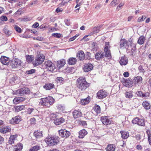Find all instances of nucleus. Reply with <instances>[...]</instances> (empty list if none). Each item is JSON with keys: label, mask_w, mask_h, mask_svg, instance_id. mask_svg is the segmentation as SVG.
I'll return each mask as SVG.
<instances>
[{"label": "nucleus", "mask_w": 151, "mask_h": 151, "mask_svg": "<svg viewBox=\"0 0 151 151\" xmlns=\"http://www.w3.org/2000/svg\"><path fill=\"white\" fill-rule=\"evenodd\" d=\"M76 83L77 87L81 91H85L88 87V83L86 81L85 78L83 77L78 78Z\"/></svg>", "instance_id": "1"}, {"label": "nucleus", "mask_w": 151, "mask_h": 151, "mask_svg": "<svg viewBox=\"0 0 151 151\" xmlns=\"http://www.w3.org/2000/svg\"><path fill=\"white\" fill-rule=\"evenodd\" d=\"M49 146H54L57 145L59 141V137L56 136H48L45 140Z\"/></svg>", "instance_id": "2"}, {"label": "nucleus", "mask_w": 151, "mask_h": 151, "mask_svg": "<svg viewBox=\"0 0 151 151\" xmlns=\"http://www.w3.org/2000/svg\"><path fill=\"white\" fill-rule=\"evenodd\" d=\"M55 99L52 97L49 96L41 98L40 104L41 105L49 107L54 103Z\"/></svg>", "instance_id": "3"}, {"label": "nucleus", "mask_w": 151, "mask_h": 151, "mask_svg": "<svg viewBox=\"0 0 151 151\" xmlns=\"http://www.w3.org/2000/svg\"><path fill=\"white\" fill-rule=\"evenodd\" d=\"M43 68L47 71L52 72L55 69L54 65L50 60L45 61L43 65Z\"/></svg>", "instance_id": "4"}, {"label": "nucleus", "mask_w": 151, "mask_h": 151, "mask_svg": "<svg viewBox=\"0 0 151 151\" xmlns=\"http://www.w3.org/2000/svg\"><path fill=\"white\" fill-rule=\"evenodd\" d=\"M45 58V57L43 55L41 54L38 55L33 63V64L37 66L42 64Z\"/></svg>", "instance_id": "5"}, {"label": "nucleus", "mask_w": 151, "mask_h": 151, "mask_svg": "<svg viewBox=\"0 0 151 151\" xmlns=\"http://www.w3.org/2000/svg\"><path fill=\"white\" fill-rule=\"evenodd\" d=\"M29 92L30 90L28 88H23L17 90L15 91H14V94L23 96L24 94L29 93Z\"/></svg>", "instance_id": "6"}, {"label": "nucleus", "mask_w": 151, "mask_h": 151, "mask_svg": "<svg viewBox=\"0 0 151 151\" xmlns=\"http://www.w3.org/2000/svg\"><path fill=\"white\" fill-rule=\"evenodd\" d=\"M127 44L128 47H127L126 49L129 51L131 50L132 53V55H134V53L135 52L136 49V45L132 43V42L130 41H128Z\"/></svg>", "instance_id": "7"}, {"label": "nucleus", "mask_w": 151, "mask_h": 151, "mask_svg": "<svg viewBox=\"0 0 151 151\" xmlns=\"http://www.w3.org/2000/svg\"><path fill=\"white\" fill-rule=\"evenodd\" d=\"M51 116H53L55 117V118L53 119L54 123L56 125H59L64 122L65 121L63 117L58 118L56 117V115L54 114H51Z\"/></svg>", "instance_id": "8"}, {"label": "nucleus", "mask_w": 151, "mask_h": 151, "mask_svg": "<svg viewBox=\"0 0 151 151\" xmlns=\"http://www.w3.org/2000/svg\"><path fill=\"white\" fill-rule=\"evenodd\" d=\"M110 46L109 45L108 42H106L105 47L104 48V51L105 53V56L106 57L110 58H111L110 51L109 49Z\"/></svg>", "instance_id": "9"}, {"label": "nucleus", "mask_w": 151, "mask_h": 151, "mask_svg": "<svg viewBox=\"0 0 151 151\" xmlns=\"http://www.w3.org/2000/svg\"><path fill=\"white\" fill-rule=\"evenodd\" d=\"M22 62L18 59H15L12 60L11 63V66L12 68L19 67L21 65Z\"/></svg>", "instance_id": "10"}, {"label": "nucleus", "mask_w": 151, "mask_h": 151, "mask_svg": "<svg viewBox=\"0 0 151 151\" xmlns=\"http://www.w3.org/2000/svg\"><path fill=\"white\" fill-rule=\"evenodd\" d=\"M59 134L60 136L64 138L68 137L70 134L69 131L65 129H61L59 131Z\"/></svg>", "instance_id": "11"}, {"label": "nucleus", "mask_w": 151, "mask_h": 151, "mask_svg": "<svg viewBox=\"0 0 151 151\" xmlns=\"http://www.w3.org/2000/svg\"><path fill=\"white\" fill-rule=\"evenodd\" d=\"M132 122L133 124H137L139 125L144 126L145 125V122L144 119L136 117L133 119Z\"/></svg>", "instance_id": "12"}, {"label": "nucleus", "mask_w": 151, "mask_h": 151, "mask_svg": "<svg viewBox=\"0 0 151 151\" xmlns=\"http://www.w3.org/2000/svg\"><path fill=\"white\" fill-rule=\"evenodd\" d=\"M108 94V93L105 91L101 90L97 93V97L99 99H102L106 97Z\"/></svg>", "instance_id": "13"}, {"label": "nucleus", "mask_w": 151, "mask_h": 151, "mask_svg": "<svg viewBox=\"0 0 151 151\" xmlns=\"http://www.w3.org/2000/svg\"><path fill=\"white\" fill-rule=\"evenodd\" d=\"M10 77L9 82L11 84L14 85L19 82V79L16 75L12 74L10 75Z\"/></svg>", "instance_id": "14"}, {"label": "nucleus", "mask_w": 151, "mask_h": 151, "mask_svg": "<svg viewBox=\"0 0 151 151\" xmlns=\"http://www.w3.org/2000/svg\"><path fill=\"white\" fill-rule=\"evenodd\" d=\"M20 117L19 116H16L9 121L10 123L12 124H18L20 121Z\"/></svg>", "instance_id": "15"}, {"label": "nucleus", "mask_w": 151, "mask_h": 151, "mask_svg": "<svg viewBox=\"0 0 151 151\" xmlns=\"http://www.w3.org/2000/svg\"><path fill=\"white\" fill-rule=\"evenodd\" d=\"M101 120L103 124L105 125H109L111 124V121L109 119L107 116H102L101 117Z\"/></svg>", "instance_id": "16"}, {"label": "nucleus", "mask_w": 151, "mask_h": 151, "mask_svg": "<svg viewBox=\"0 0 151 151\" xmlns=\"http://www.w3.org/2000/svg\"><path fill=\"white\" fill-rule=\"evenodd\" d=\"M9 61V59L6 56H2L0 58L1 63L4 65H8Z\"/></svg>", "instance_id": "17"}, {"label": "nucleus", "mask_w": 151, "mask_h": 151, "mask_svg": "<svg viewBox=\"0 0 151 151\" xmlns=\"http://www.w3.org/2000/svg\"><path fill=\"white\" fill-rule=\"evenodd\" d=\"M93 66L92 64L88 63L84 65L83 70L85 72H88L91 70L93 68Z\"/></svg>", "instance_id": "18"}, {"label": "nucleus", "mask_w": 151, "mask_h": 151, "mask_svg": "<svg viewBox=\"0 0 151 151\" xmlns=\"http://www.w3.org/2000/svg\"><path fill=\"white\" fill-rule=\"evenodd\" d=\"M17 136L16 134L11 135L9 139L8 143L10 145L14 144V141L17 139Z\"/></svg>", "instance_id": "19"}, {"label": "nucleus", "mask_w": 151, "mask_h": 151, "mask_svg": "<svg viewBox=\"0 0 151 151\" xmlns=\"http://www.w3.org/2000/svg\"><path fill=\"white\" fill-rule=\"evenodd\" d=\"M133 83V82L132 80L129 78L126 79L123 83L124 85L125 86L129 87H131L132 86Z\"/></svg>", "instance_id": "20"}, {"label": "nucleus", "mask_w": 151, "mask_h": 151, "mask_svg": "<svg viewBox=\"0 0 151 151\" xmlns=\"http://www.w3.org/2000/svg\"><path fill=\"white\" fill-rule=\"evenodd\" d=\"M133 81L135 84H138L142 83V79L141 77L137 76L134 78Z\"/></svg>", "instance_id": "21"}, {"label": "nucleus", "mask_w": 151, "mask_h": 151, "mask_svg": "<svg viewBox=\"0 0 151 151\" xmlns=\"http://www.w3.org/2000/svg\"><path fill=\"white\" fill-rule=\"evenodd\" d=\"M73 115L74 118H77L81 117L82 113L79 110H75L73 112Z\"/></svg>", "instance_id": "22"}, {"label": "nucleus", "mask_w": 151, "mask_h": 151, "mask_svg": "<svg viewBox=\"0 0 151 151\" xmlns=\"http://www.w3.org/2000/svg\"><path fill=\"white\" fill-rule=\"evenodd\" d=\"M25 99L23 97H19L15 98L13 100V102L14 104H17L20 102L24 101Z\"/></svg>", "instance_id": "23"}, {"label": "nucleus", "mask_w": 151, "mask_h": 151, "mask_svg": "<svg viewBox=\"0 0 151 151\" xmlns=\"http://www.w3.org/2000/svg\"><path fill=\"white\" fill-rule=\"evenodd\" d=\"M119 63L122 65H126L128 63V59L127 58L124 56L122 57Z\"/></svg>", "instance_id": "24"}, {"label": "nucleus", "mask_w": 151, "mask_h": 151, "mask_svg": "<svg viewBox=\"0 0 151 151\" xmlns=\"http://www.w3.org/2000/svg\"><path fill=\"white\" fill-rule=\"evenodd\" d=\"M87 131L85 129H83L79 132V137L80 138H83L87 134Z\"/></svg>", "instance_id": "25"}, {"label": "nucleus", "mask_w": 151, "mask_h": 151, "mask_svg": "<svg viewBox=\"0 0 151 151\" xmlns=\"http://www.w3.org/2000/svg\"><path fill=\"white\" fill-rule=\"evenodd\" d=\"M95 58L97 60H99L102 59L104 56V55L102 52L96 53L95 55Z\"/></svg>", "instance_id": "26"}, {"label": "nucleus", "mask_w": 151, "mask_h": 151, "mask_svg": "<svg viewBox=\"0 0 151 151\" xmlns=\"http://www.w3.org/2000/svg\"><path fill=\"white\" fill-rule=\"evenodd\" d=\"M77 57L80 60H83L85 59V55L83 51H80L77 55Z\"/></svg>", "instance_id": "27"}, {"label": "nucleus", "mask_w": 151, "mask_h": 151, "mask_svg": "<svg viewBox=\"0 0 151 151\" xmlns=\"http://www.w3.org/2000/svg\"><path fill=\"white\" fill-rule=\"evenodd\" d=\"M10 128L9 127L6 126L4 127L1 128L0 129V132L2 133L5 134L10 132Z\"/></svg>", "instance_id": "28"}, {"label": "nucleus", "mask_w": 151, "mask_h": 151, "mask_svg": "<svg viewBox=\"0 0 151 151\" xmlns=\"http://www.w3.org/2000/svg\"><path fill=\"white\" fill-rule=\"evenodd\" d=\"M3 31L4 33L7 36H9L12 34V32L10 31L8 28L7 26H5L3 29Z\"/></svg>", "instance_id": "29"}, {"label": "nucleus", "mask_w": 151, "mask_h": 151, "mask_svg": "<svg viewBox=\"0 0 151 151\" xmlns=\"http://www.w3.org/2000/svg\"><path fill=\"white\" fill-rule=\"evenodd\" d=\"M106 149V151H114L115 147L113 144H109L108 145Z\"/></svg>", "instance_id": "30"}, {"label": "nucleus", "mask_w": 151, "mask_h": 151, "mask_svg": "<svg viewBox=\"0 0 151 151\" xmlns=\"http://www.w3.org/2000/svg\"><path fill=\"white\" fill-rule=\"evenodd\" d=\"M23 145L21 143H19L15 146L13 151H21L23 148Z\"/></svg>", "instance_id": "31"}, {"label": "nucleus", "mask_w": 151, "mask_h": 151, "mask_svg": "<svg viewBox=\"0 0 151 151\" xmlns=\"http://www.w3.org/2000/svg\"><path fill=\"white\" fill-rule=\"evenodd\" d=\"M54 86V85L52 83H50L46 84L44 86V88L46 90H50L53 88Z\"/></svg>", "instance_id": "32"}, {"label": "nucleus", "mask_w": 151, "mask_h": 151, "mask_svg": "<svg viewBox=\"0 0 151 151\" xmlns=\"http://www.w3.org/2000/svg\"><path fill=\"white\" fill-rule=\"evenodd\" d=\"M65 64V61L64 60L58 61L57 62L58 67L60 69V68L63 66Z\"/></svg>", "instance_id": "33"}, {"label": "nucleus", "mask_w": 151, "mask_h": 151, "mask_svg": "<svg viewBox=\"0 0 151 151\" xmlns=\"http://www.w3.org/2000/svg\"><path fill=\"white\" fill-rule=\"evenodd\" d=\"M120 133L121 134L122 137L123 139H126L129 136V134L128 132L121 131L120 132Z\"/></svg>", "instance_id": "34"}, {"label": "nucleus", "mask_w": 151, "mask_h": 151, "mask_svg": "<svg viewBox=\"0 0 151 151\" xmlns=\"http://www.w3.org/2000/svg\"><path fill=\"white\" fill-rule=\"evenodd\" d=\"M90 97H88L86 98L81 100L80 103L82 105H85L88 104L90 101Z\"/></svg>", "instance_id": "35"}, {"label": "nucleus", "mask_w": 151, "mask_h": 151, "mask_svg": "<svg viewBox=\"0 0 151 151\" xmlns=\"http://www.w3.org/2000/svg\"><path fill=\"white\" fill-rule=\"evenodd\" d=\"M120 48H122L123 47H125V46H126V48L128 47L127 44V42L126 40L124 39L121 40L120 41Z\"/></svg>", "instance_id": "36"}, {"label": "nucleus", "mask_w": 151, "mask_h": 151, "mask_svg": "<svg viewBox=\"0 0 151 151\" xmlns=\"http://www.w3.org/2000/svg\"><path fill=\"white\" fill-rule=\"evenodd\" d=\"M142 106L144 108L146 109H149L150 107V103L146 101H144L142 104Z\"/></svg>", "instance_id": "37"}, {"label": "nucleus", "mask_w": 151, "mask_h": 151, "mask_svg": "<svg viewBox=\"0 0 151 151\" xmlns=\"http://www.w3.org/2000/svg\"><path fill=\"white\" fill-rule=\"evenodd\" d=\"M77 60L76 58H70L68 59V63L70 65L75 64L76 63Z\"/></svg>", "instance_id": "38"}, {"label": "nucleus", "mask_w": 151, "mask_h": 151, "mask_svg": "<svg viewBox=\"0 0 151 151\" xmlns=\"http://www.w3.org/2000/svg\"><path fill=\"white\" fill-rule=\"evenodd\" d=\"M34 135L37 138H40L43 136L42 132L38 131L35 132Z\"/></svg>", "instance_id": "39"}, {"label": "nucleus", "mask_w": 151, "mask_h": 151, "mask_svg": "<svg viewBox=\"0 0 151 151\" xmlns=\"http://www.w3.org/2000/svg\"><path fill=\"white\" fill-rule=\"evenodd\" d=\"M145 40V37L144 36H141L139 38L138 41L137 43L140 45L143 44Z\"/></svg>", "instance_id": "40"}, {"label": "nucleus", "mask_w": 151, "mask_h": 151, "mask_svg": "<svg viewBox=\"0 0 151 151\" xmlns=\"http://www.w3.org/2000/svg\"><path fill=\"white\" fill-rule=\"evenodd\" d=\"M125 97L128 99H131L133 96V94L132 91L126 92L125 93Z\"/></svg>", "instance_id": "41"}, {"label": "nucleus", "mask_w": 151, "mask_h": 151, "mask_svg": "<svg viewBox=\"0 0 151 151\" xmlns=\"http://www.w3.org/2000/svg\"><path fill=\"white\" fill-rule=\"evenodd\" d=\"M94 111L97 113H100L101 112V108L100 106L97 105H96L93 107Z\"/></svg>", "instance_id": "42"}, {"label": "nucleus", "mask_w": 151, "mask_h": 151, "mask_svg": "<svg viewBox=\"0 0 151 151\" xmlns=\"http://www.w3.org/2000/svg\"><path fill=\"white\" fill-rule=\"evenodd\" d=\"M34 59V57L32 55H26V61L29 63L32 62Z\"/></svg>", "instance_id": "43"}, {"label": "nucleus", "mask_w": 151, "mask_h": 151, "mask_svg": "<svg viewBox=\"0 0 151 151\" xmlns=\"http://www.w3.org/2000/svg\"><path fill=\"white\" fill-rule=\"evenodd\" d=\"M40 149V147L39 145H36L32 147L30 150L29 151H37Z\"/></svg>", "instance_id": "44"}, {"label": "nucleus", "mask_w": 151, "mask_h": 151, "mask_svg": "<svg viewBox=\"0 0 151 151\" xmlns=\"http://www.w3.org/2000/svg\"><path fill=\"white\" fill-rule=\"evenodd\" d=\"M56 81L58 83H61L63 82V78L61 77H58L56 78Z\"/></svg>", "instance_id": "45"}, {"label": "nucleus", "mask_w": 151, "mask_h": 151, "mask_svg": "<svg viewBox=\"0 0 151 151\" xmlns=\"http://www.w3.org/2000/svg\"><path fill=\"white\" fill-rule=\"evenodd\" d=\"M57 109L59 110L63 111L64 110L65 106L64 105L60 104H58L57 106Z\"/></svg>", "instance_id": "46"}, {"label": "nucleus", "mask_w": 151, "mask_h": 151, "mask_svg": "<svg viewBox=\"0 0 151 151\" xmlns=\"http://www.w3.org/2000/svg\"><path fill=\"white\" fill-rule=\"evenodd\" d=\"M146 17L145 16H142V17H139L137 19V22H141L144 21Z\"/></svg>", "instance_id": "47"}, {"label": "nucleus", "mask_w": 151, "mask_h": 151, "mask_svg": "<svg viewBox=\"0 0 151 151\" xmlns=\"http://www.w3.org/2000/svg\"><path fill=\"white\" fill-rule=\"evenodd\" d=\"M138 70L139 72L144 73L145 72V70L143 68V67L141 65L139 66Z\"/></svg>", "instance_id": "48"}, {"label": "nucleus", "mask_w": 151, "mask_h": 151, "mask_svg": "<svg viewBox=\"0 0 151 151\" xmlns=\"http://www.w3.org/2000/svg\"><path fill=\"white\" fill-rule=\"evenodd\" d=\"M24 108V106H17L16 108V110L17 111H20L22 110Z\"/></svg>", "instance_id": "49"}, {"label": "nucleus", "mask_w": 151, "mask_h": 151, "mask_svg": "<svg viewBox=\"0 0 151 151\" xmlns=\"http://www.w3.org/2000/svg\"><path fill=\"white\" fill-rule=\"evenodd\" d=\"M34 110V109L33 108H29L27 109V111H26L27 113V114H30Z\"/></svg>", "instance_id": "50"}, {"label": "nucleus", "mask_w": 151, "mask_h": 151, "mask_svg": "<svg viewBox=\"0 0 151 151\" xmlns=\"http://www.w3.org/2000/svg\"><path fill=\"white\" fill-rule=\"evenodd\" d=\"M35 70L34 69H31L26 71V73L28 74H32L35 72Z\"/></svg>", "instance_id": "51"}, {"label": "nucleus", "mask_w": 151, "mask_h": 151, "mask_svg": "<svg viewBox=\"0 0 151 151\" xmlns=\"http://www.w3.org/2000/svg\"><path fill=\"white\" fill-rule=\"evenodd\" d=\"M52 36L55 37L60 38L61 37L60 34L58 33H54L52 35Z\"/></svg>", "instance_id": "52"}, {"label": "nucleus", "mask_w": 151, "mask_h": 151, "mask_svg": "<svg viewBox=\"0 0 151 151\" xmlns=\"http://www.w3.org/2000/svg\"><path fill=\"white\" fill-rule=\"evenodd\" d=\"M14 29L16 31L19 33H20L21 32V29L17 25H15L14 27Z\"/></svg>", "instance_id": "53"}, {"label": "nucleus", "mask_w": 151, "mask_h": 151, "mask_svg": "<svg viewBox=\"0 0 151 151\" xmlns=\"http://www.w3.org/2000/svg\"><path fill=\"white\" fill-rule=\"evenodd\" d=\"M99 31V29H97L96 27H95L93 29V32L92 34L98 33Z\"/></svg>", "instance_id": "54"}, {"label": "nucleus", "mask_w": 151, "mask_h": 151, "mask_svg": "<svg viewBox=\"0 0 151 151\" xmlns=\"http://www.w3.org/2000/svg\"><path fill=\"white\" fill-rule=\"evenodd\" d=\"M38 1L37 0H36L33 1L31 2H30L29 4V6H32V5H35L37 3Z\"/></svg>", "instance_id": "55"}, {"label": "nucleus", "mask_w": 151, "mask_h": 151, "mask_svg": "<svg viewBox=\"0 0 151 151\" xmlns=\"http://www.w3.org/2000/svg\"><path fill=\"white\" fill-rule=\"evenodd\" d=\"M149 96V93H142V97L144 98H147Z\"/></svg>", "instance_id": "56"}, {"label": "nucleus", "mask_w": 151, "mask_h": 151, "mask_svg": "<svg viewBox=\"0 0 151 151\" xmlns=\"http://www.w3.org/2000/svg\"><path fill=\"white\" fill-rule=\"evenodd\" d=\"M0 19L2 21H6L7 20V17L5 16H2L0 17Z\"/></svg>", "instance_id": "57"}, {"label": "nucleus", "mask_w": 151, "mask_h": 151, "mask_svg": "<svg viewBox=\"0 0 151 151\" xmlns=\"http://www.w3.org/2000/svg\"><path fill=\"white\" fill-rule=\"evenodd\" d=\"M39 26V23L37 22H35L32 25V27L35 28L38 27Z\"/></svg>", "instance_id": "58"}, {"label": "nucleus", "mask_w": 151, "mask_h": 151, "mask_svg": "<svg viewBox=\"0 0 151 151\" xmlns=\"http://www.w3.org/2000/svg\"><path fill=\"white\" fill-rule=\"evenodd\" d=\"M146 133L148 136V138H151V134L150 131L147 130V131Z\"/></svg>", "instance_id": "59"}, {"label": "nucleus", "mask_w": 151, "mask_h": 151, "mask_svg": "<svg viewBox=\"0 0 151 151\" xmlns=\"http://www.w3.org/2000/svg\"><path fill=\"white\" fill-rule=\"evenodd\" d=\"M143 93L141 91H138L137 92V94L139 96L142 97Z\"/></svg>", "instance_id": "60"}, {"label": "nucleus", "mask_w": 151, "mask_h": 151, "mask_svg": "<svg viewBox=\"0 0 151 151\" xmlns=\"http://www.w3.org/2000/svg\"><path fill=\"white\" fill-rule=\"evenodd\" d=\"M135 138L138 140H140L141 138V136L140 135L137 134L136 135Z\"/></svg>", "instance_id": "61"}, {"label": "nucleus", "mask_w": 151, "mask_h": 151, "mask_svg": "<svg viewBox=\"0 0 151 151\" xmlns=\"http://www.w3.org/2000/svg\"><path fill=\"white\" fill-rule=\"evenodd\" d=\"M123 75L124 77H128L129 75V73L127 72H125L124 73Z\"/></svg>", "instance_id": "62"}, {"label": "nucleus", "mask_w": 151, "mask_h": 151, "mask_svg": "<svg viewBox=\"0 0 151 151\" xmlns=\"http://www.w3.org/2000/svg\"><path fill=\"white\" fill-rule=\"evenodd\" d=\"M116 1H117L116 0H114L111 2L110 4L111 5H114V4H115V5L117 4L116 2Z\"/></svg>", "instance_id": "63"}, {"label": "nucleus", "mask_w": 151, "mask_h": 151, "mask_svg": "<svg viewBox=\"0 0 151 151\" xmlns=\"http://www.w3.org/2000/svg\"><path fill=\"white\" fill-rule=\"evenodd\" d=\"M62 11H63V9H62V8L60 9L59 8H58L56 9L55 11L57 12L58 13V12H61Z\"/></svg>", "instance_id": "64"}]
</instances>
